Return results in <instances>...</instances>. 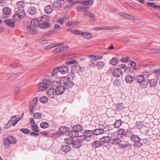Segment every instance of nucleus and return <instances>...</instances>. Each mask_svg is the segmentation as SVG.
<instances>
[{"label": "nucleus", "instance_id": "obj_56", "mask_svg": "<svg viewBox=\"0 0 160 160\" xmlns=\"http://www.w3.org/2000/svg\"><path fill=\"white\" fill-rule=\"evenodd\" d=\"M129 57L123 58L121 59V61L123 62H128L129 61Z\"/></svg>", "mask_w": 160, "mask_h": 160}, {"label": "nucleus", "instance_id": "obj_37", "mask_svg": "<svg viewBox=\"0 0 160 160\" xmlns=\"http://www.w3.org/2000/svg\"><path fill=\"white\" fill-rule=\"evenodd\" d=\"M121 82L120 80L117 79L113 81V85L116 87H118L121 84Z\"/></svg>", "mask_w": 160, "mask_h": 160}, {"label": "nucleus", "instance_id": "obj_14", "mask_svg": "<svg viewBox=\"0 0 160 160\" xmlns=\"http://www.w3.org/2000/svg\"><path fill=\"white\" fill-rule=\"evenodd\" d=\"M93 1L94 0H84L83 1H80L78 2L84 5H91Z\"/></svg>", "mask_w": 160, "mask_h": 160}, {"label": "nucleus", "instance_id": "obj_6", "mask_svg": "<svg viewBox=\"0 0 160 160\" xmlns=\"http://www.w3.org/2000/svg\"><path fill=\"white\" fill-rule=\"evenodd\" d=\"M59 72L62 74H64L68 73L69 71V67L67 65H63L59 67Z\"/></svg>", "mask_w": 160, "mask_h": 160}, {"label": "nucleus", "instance_id": "obj_50", "mask_svg": "<svg viewBox=\"0 0 160 160\" xmlns=\"http://www.w3.org/2000/svg\"><path fill=\"white\" fill-rule=\"evenodd\" d=\"M51 82V80L49 78H46L43 80V83L47 84L48 85V87H49V85L50 84Z\"/></svg>", "mask_w": 160, "mask_h": 160}, {"label": "nucleus", "instance_id": "obj_44", "mask_svg": "<svg viewBox=\"0 0 160 160\" xmlns=\"http://www.w3.org/2000/svg\"><path fill=\"white\" fill-rule=\"evenodd\" d=\"M48 98L46 96H43L40 99V102L43 103H47L48 102Z\"/></svg>", "mask_w": 160, "mask_h": 160}, {"label": "nucleus", "instance_id": "obj_19", "mask_svg": "<svg viewBox=\"0 0 160 160\" xmlns=\"http://www.w3.org/2000/svg\"><path fill=\"white\" fill-rule=\"evenodd\" d=\"M83 129V127L80 125H75L72 127V130H74L75 131H76V132H78V133L82 131Z\"/></svg>", "mask_w": 160, "mask_h": 160}, {"label": "nucleus", "instance_id": "obj_52", "mask_svg": "<svg viewBox=\"0 0 160 160\" xmlns=\"http://www.w3.org/2000/svg\"><path fill=\"white\" fill-rule=\"evenodd\" d=\"M78 23L76 22H68L67 23V25L68 26H72L74 25H77Z\"/></svg>", "mask_w": 160, "mask_h": 160}, {"label": "nucleus", "instance_id": "obj_10", "mask_svg": "<svg viewBox=\"0 0 160 160\" xmlns=\"http://www.w3.org/2000/svg\"><path fill=\"white\" fill-rule=\"evenodd\" d=\"M122 72L121 68H116L114 70L112 74L113 76L115 77H119L122 75Z\"/></svg>", "mask_w": 160, "mask_h": 160}, {"label": "nucleus", "instance_id": "obj_41", "mask_svg": "<svg viewBox=\"0 0 160 160\" xmlns=\"http://www.w3.org/2000/svg\"><path fill=\"white\" fill-rule=\"evenodd\" d=\"M73 139L71 138H67L65 139V142L66 143L70 144L72 143Z\"/></svg>", "mask_w": 160, "mask_h": 160}, {"label": "nucleus", "instance_id": "obj_26", "mask_svg": "<svg viewBox=\"0 0 160 160\" xmlns=\"http://www.w3.org/2000/svg\"><path fill=\"white\" fill-rule=\"evenodd\" d=\"M125 80L128 83H131L133 81V78L131 75H128L126 76Z\"/></svg>", "mask_w": 160, "mask_h": 160}, {"label": "nucleus", "instance_id": "obj_47", "mask_svg": "<svg viewBox=\"0 0 160 160\" xmlns=\"http://www.w3.org/2000/svg\"><path fill=\"white\" fill-rule=\"evenodd\" d=\"M140 83V85L142 88H147L148 85V82L144 80L142 83Z\"/></svg>", "mask_w": 160, "mask_h": 160}, {"label": "nucleus", "instance_id": "obj_30", "mask_svg": "<svg viewBox=\"0 0 160 160\" xmlns=\"http://www.w3.org/2000/svg\"><path fill=\"white\" fill-rule=\"evenodd\" d=\"M84 135L87 137H89L92 136L93 134V131L90 130H86L83 132Z\"/></svg>", "mask_w": 160, "mask_h": 160}, {"label": "nucleus", "instance_id": "obj_42", "mask_svg": "<svg viewBox=\"0 0 160 160\" xmlns=\"http://www.w3.org/2000/svg\"><path fill=\"white\" fill-rule=\"evenodd\" d=\"M34 118L35 119H40L42 118V114L40 113L36 112L34 114Z\"/></svg>", "mask_w": 160, "mask_h": 160}, {"label": "nucleus", "instance_id": "obj_49", "mask_svg": "<svg viewBox=\"0 0 160 160\" xmlns=\"http://www.w3.org/2000/svg\"><path fill=\"white\" fill-rule=\"evenodd\" d=\"M104 65V63L102 61L98 62L97 64V66L98 68H103Z\"/></svg>", "mask_w": 160, "mask_h": 160}, {"label": "nucleus", "instance_id": "obj_23", "mask_svg": "<svg viewBox=\"0 0 160 160\" xmlns=\"http://www.w3.org/2000/svg\"><path fill=\"white\" fill-rule=\"evenodd\" d=\"M119 28V26H111V27H100V30H113L117 29H118Z\"/></svg>", "mask_w": 160, "mask_h": 160}, {"label": "nucleus", "instance_id": "obj_5", "mask_svg": "<svg viewBox=\"0 0 160 160\" xmlns=\"http://www.w3.org/2000/svg\"><path fill=\"white\" fill-rule=\"evenodd\" d=\"M131 140L134 141V146L137 147H140L142 145V143L140 141V138L137 135H133L131 137Z\"/></svg>", "mask_w": 160, "mask_h": 160}, {"label": "nucleus", "instance_id": "obj_53", "mask_svg": "<svg viewBox=\"0 0 160 160\" xmlns=\"http://www.w3.org/2000/svg\"><path fill=\"white\" fill-rule=\"evenodd\" d=\"M20 131L25 134H28L30 132V130L25 128L21 129Z\"/></svg>", "mask_w": 160, "mask_h": 160}, {"label": "nucleus", "instance_id": "obj_12", "mask_svg": "<svg viewBox=\"0 0 160 160\" xmlns=\"http://www.w3.org/2000/svg\"><path fill=\"white\" fill-rule=\"evenodd\" d=\"M53 10V8L52 5H47L44 8L45 12L47 14H51Z\"/></svg>", "mask_w": 160, "mask_h": 160}, {"label": "nucleus", "instance_id": "obj_48", "mask_svg": "<svg viewBox=\"0 0 160 160\" xmlns=\"http://www.w3.org/2000/svg\"><path fill=\"white\" fill-rule=\"evenodd\" d=\"M148 82L152 87L154 86L157 83V82L154 79L149 80Z\"/></svg>", "mask_w": 160, "mask_h": 160}, {"label": "nucleus", "instance_id": "obj_22", "mask_svg": "<svg viewBox=\"0 0 160 160\" xmlns=\"http://www.w3.org/2000/svg\"><path fill=\"white\" fill-rule=\"evenodd\" d=\"M81 36L83 38L88 39H91L92 38V34L87 32H83L82 33H81Z\"/></svg>", "mask_w": 160, "mask_h": 160}, {"label": "nucleus", "instance_id": "obj_31", "mask_svg": "<svg viewBox=\"0 0 160 160\" xmlns=\"http://www.w3.org/2000/svg\"><path fill=\"white\" fill-rule=\"evenodd\" d=\"M25 5V2L23 1H20L17 3L16 7L17 8H21L22 9V8Z\"/></svg>", "mask_w": 160, "mask_h": 160}, {"label": "nucleus", "instance_id": "obj_62", "mask_svg": "<svg viewBox=\"0 0 160 160\" xmlns=\"http://www.w3.org/2000/svg\"><path fill=\"white\" fill-rule=\"evenodd\" d=\"M54 29L58 31L60 29L61 27L58 24H56L54 25Z\"/></svg>", "mask_w": 160, "mask_h": 160}, {"label": "nucleus", "instance_id": "obj_21", "mask_svg": "<svg viewBox=\"0 0 160 160\" xmlns=\"http://www.w3.org/2000/svg\"><path fill=\"white\" fill-rule=\"evenodd\" d=\"M118 14L121 16H122L125 18H127L131 20H134L135 18L133 16L129 15L128 14L124 13L122 12H120Z\"/></svg>", "mask_w": 160, "mask_h": 160}, {"label": "nucleus", "instance_id": "obj_20", "mask_svg": "<svg viewBox=\"0 0 160 160\" xmlns=\"http://www.w3.org/2000/svg\"><path fill=\"white\" fill-rule=\"evenodd\" d=\"M72 144L74 148H78L81 146V142L77 139V140L72 142Z\"/></svg>", "mask_w": 160, "mask_h": 160}, {"label": "nucleus", "instance_id": "obj_46", "mask_svg": "<svg viewBox=\"0 0 160 160\" xmlns=\"http://www.w3.org/2000/svg\"><path fill=\"white\" fill-rule=\"evenodd\" d=\"M121 142L120 139L116 138L113 139L112 141V143L113 145L118 144Z\"/></svg>", "mask_w": 160, "mask_h": 160}, {"label": "nucleus", "instance_id": "obj_18", "mask_svg": "<svg viewBox=\"0 0 160 160\" xmlns=\"http://www.w3.org/2000/svg\"><path fill=\"white\" fill-rule=\"evenodd\" d=\"M50 23H47L45 22H42L41 21L39 22V27L42 29H44L49 27Z\"/></svg>", "mask_w": 160, "mask_h": 160}, {"label": "nucleus", "instance_id": "obj_27", "mask_svg": "<svg viewBox=\"0 0 160 160\" xmlns=\"http://www.w3.org/2000/svg\"><path fill=\"white\" fill-rule=\"evenodd\" d=\"M28 12L31 15H34L36 12L35 8L33 6L30 7L28 10Z\"/></svg>", "mask_w": 160, "mask_h": 160}, {"label": "nucleus", "instance_id": "obj_15", "mask_svg": "<svg viewBox=\"0 0 160 160\" xmlns=\"http://www.w3.org/2000/svg\"><path fill=\"white\" fill-rule=\"evenodd\" d=\"M68 135L71 137L73 138H76L79 137V134L78 132L75 131L74 130L72 131H70L68 133Z\"/></svg>", "mask_w": 160, "mask_h": 160}, {"label": "nucleus", "instance_id": "obj_58", "mask_svg": "<svg viewBox=\"0 0 160 160\" xmlns=\"http://www.w3.org/2000/svg\"><path fill=\"white\" fill-rule=\"evenodd\" d=\"M79 138H78V140L81 142L82 141L86 139V136L84 135L79 136Z\"/></svg>", "mask_w": 160, "mask_h": 160}, {"label": "nucleus", "instance_id": "obj_11", "mask_svg": "<svg viewBox=\"0 0 160 160\" xmlns=\"http://www.w3.org/2000/svg\"><path fill=\"white\" fill-rule=\"evenodd\" d=\"M38 91L42 92L46 90L48 87V85L47 84L43 83H39L38 84Z\"/></svg>", "mask_w": 160, "mask_h": 160}, {"label": "nucleus", "instance_id": "obj_2", "mask_svg": "<svg viewBox=\"0 0 160 160\" xmlns=\"http://www.w3.org/2000/svg\"><path fill=\"white\" fill-rule=\"evenodd\" d=\"M70 77H63L60 78V80L62 82V84L67 88H70L73 85L72 82L70 80Z\"/></svg>", "mask_w": 160, "mask_h": 160}, {"label": "nucleus", "instance_id": "obj_51", "mask_svg": "<svg viewBox=\"0 0 160 160\" xmlns=\"http://www.w3.org/2000/svg\"><path fill=\"white\" fill-rule=\"evenodd\" d=\"M67 77H70V80H73L75 78V75L73 72H71L70 73Z\"/></svg>", "mask_w": 160, "mask_h": 160}, {"label": "nucleus", "instance_id": "obj_29", "mask_svg": "<svg viewBox=\"0 0 160 160\" xmlns=\"http://www.w3.org/2000/svg\"><path fill=\"white\" fill-rule=\"evenodd\" d=\"M69 128L65 126H62L59 128V132L62 133H64L68 132L69 130Z\"/></svg>", "mask_w": 160, "mask_h": 160}, {"label": "nucleus", "instance_id": "obj_64", "mask_svg": "<svg viewBox=\"0 0 160 160\" xmlns=\"http://www.w3.org/2000/svg\"><path fill=\"white\" fill-rule=\"evenodd\" d=\"M151 7H153L155 8H158V9H160V6L155 5V4L154 3H153V4H152Z\"/></svg>", "mask_w": 160, "mask_h": 160}, {"label": "nucleus", "instance_id": "obj_1", "mask_svg": "<svg viewBox=\"0 0 160 160\" xmlns=\"http://www.w3.org/2000/svg\"><path fill=\"white\" fill-rule=\"evenodd\" d=\"M52 87L55 88L57 95H61L65 91V88L60 80L59 82L54 81L52 83Z\"/></svg>", "mask_w": 160, "mask_h": 160}, {"label": "nucleus", "instance_id": "obj_4", "mask_svg": "<svg viewBox=\"0 0 160 160\" xmlns=\"http://www.w3.org/2000/svg\"><path fill=\"white\" fill-rule=\"evenodd\" d=\"M17 142L16 139L14 137L9 136L4 140V144L6 147H8L9 144H15Z\"/></svg>", "mask_w": 160, "mask_h": 160}, {"label": "nucleus", "instance_id": "obj_7", "mask_svg": "<svg viewBox=\"0 0 160 160\" xmlns=\"http://www.w3.org/2000/svg\"><path fill=\"white\" fill-rule=\"evenodd\" d=\"M47 94L48 96L50 98H53L57 95V92L55 88L52 87L51 88H49L47 90Z\"/></svg>", "mask_w": 160, "mask_h": 160}, {"label": "nucleus", "instance_id": "obj_38", "mask_svg": "<svg viewBox=\"0 0 160 160\" xmlns=\"http://www.w3.org/2000/svg\"><path fill=\"white\" fill-rule=\"evenodd\" d=\"M118 60L117 58H113L110 61V63L113 65H115L118 63Z\"/></svg>", "mask_w": 160, "mask_h": 160}, {"label": "nucleus", "instance_id": "obj_17", "mask_svg": "<svg viewBox=\"0 0 160 160\" xmlns=\"http://www.w3.org/2000/svg\"><path fill=\"white\" fill-rule=\"evenodd\" d=\"M111 140V138L109 136L103 137L101 139V141L103 143H108Z\"/></svg>", "mask_w": 160, "mask_h": 160}, {"label": "nucleus", "instance_id": "obj_8", "mask_svg": "<svg viewBox=\"0 0 160 160\" xmlns=\"http://www.w3.org/2000/svg\"><path fill=\"white\" fill-rule=\"evenodd\" d=\"M27 31L32 34H34L37 32V28L31 25L28 26L27 28Z\"/></svg>", "mask_w": 160, "mask_h": 160}, {"label": "nucleus", "instance_id": "obj_24", "mask_svg": "<svg viewBox=\"0 0 160 160\" xmlns=\"http://www.w3.org/2000/svg\"><path fill=\"white\" fill-rule=\"evenodd\" d=\"M102 145L101 141L98 140L94 141L92 143V147L94 148L100 147Z\"/></svg>", "mask_w": 160, "mask_h": 160}, {"label": "nucleus", "instance_id": "obj_45", "mask_svg": "<svg viewBox=\"0 0 160 160\" xmlns=\"http://www.w3.org/2000/svg\"><path fill=\"white\" fill-rule=\"evenodd\" d=\"M84 15L89 16L92 19L94 17V15L93 14L87 11H84Z\"/></svg>", "mask_w": 160, "mask_h": 160}, {"label": "nucleus", "instance_id": "obj_55", "mask_svg": "<svg viewBox=\"0 0 160 160\" xmlns=\"http://www.w3.org/2000/svg\"><path fill=\"white\" fill-rule=\"evenodd\" d=\"M131 65L133 68V69L135 70H137V68L136 67V63L133 61H131L130 62Z\"/></svg>", "mask_w": 160, "mask_h": 160}, {"label": "nucleus", "instance_id": "obj_40", "mask_svg": "<svg viewBox=\"0 0 160 160\" xmlns=\"http://www.w3.org/2000/svg\"><path fill=\"white\" fill-rule=\"evenodd\" d=\"M53 5L56 8H58L61 7V4L60 1H56L53 2Z\"/></svg>", "mask_w": 160, "mask_h": 160}, {"label": "nucleus", "instance_id": "obj_32", "mask_svg": "<svg viewBox=\"0 0 160 160\" xmlns=\"http://www.w3.org/2000/svg\"><path fill=\"white\" fill-rule=\"evenodd\" d=\"M61 150L63 152H68L70 150V147L68 145H64L62 147Z\"/></svg>", "mask_w": 160, "mask_h": 160}, {"label": "nucleus", "instance_id": "obj_35", "mask_svg": "<svg viewBox=\"0 0 160 160\" xmlns=\"http://www.w3.org/2000/svg\"><path fill=\"white\" fill-rule=\"evenodd\" d=\"M31 128L34 131L37 132H39V127L36 124V123H33L32 125H31Z\"/></svg>", "mask_w": 160, "mask_h": 160}, {"label": "nucleus", "instance_id": "obj_63", "mask_svg": "<svg viewBox=\"0 0 160 160\" xmlns=\"http://www.w3.org/2000/svg\"><path fill=\"white\" fill-rule=\"evenodd\" d=\"M84 8H85V7H83V6H82V7H80V6L78 7L77 8V11H79V12H81V11H82L84 10Z\"/></svg>", "mask_w": 160, "mask_h": 160}, {"label": "nucleus", "instance_id": "obj_16", "mask_svg": "<svg viewBox=\"0 0 160 160\" xmlns=\"http://www.w3.org/2000/svg\"><path fill=\"white\" fill-rule=\"evenodd\" d=\"M136 79L138 82L142 83L144 80V78L142 75L139 74L136 77Z\"/></svg>", "mask_w": 160, "mask_h": 160}, {"label": "nucleus", "instance_id": "obj_60", "mask_svg": "<svg viewBox=\"0 0 160 160\" xmlns=\"http://www.w3.org/2000/svg\"><path fill=\"white\" fill-rule=\"evenodd\" d=\"M142 73L147 77H148L150 75V73L146 70H144L143 71Z\"/></svg>", "mask_w": 160, "mask_h": 160}, {"label": "nucleus", "instance_id": "obj_61", "mask_svg": "<svg viewBox=\"0 0 160 160\" xmlns=\"http://www.w3.org/2000/svg\"><path fill=\"white\" fill-rule=\"evenodd\" d=\"M58 71H59V67H57L53 71V72L52 73V75L53 76H55V74H57V73Z\"/></svg>", "mask_w": 160, "mask_h": 160}, {"label": "nucleus", "instance_id": "obj_13", "mask_svg": "<svg viewBox=\"0 0 160 160\" xmlns=\"http://www.w3.org/2000/svg\"><path fill=\"white\" fill-rule=\"evenodd\" d=\"M4 22L8 26L13 27L14 26V22L10 19H5Z\"/></svg>", "mask_w": 160, "mask_h": 160}, {"label": "nucleus", "instance_id": "obj_34", "mask_svg": "<svg viewBox=\"0 0 160 160\" xmlns=\"http://www.w3.org/2000/svg\"><path fill=\"white\" fill-rule=\"evenodd\" d=\"M50 18L47 15H44L41 18V20L42 22H45L47 23H49Z\"/></svg>", "mask_w": 160, "mask_h": 160}, {"label": "nucleus", "instance_id": "obj_25", "mask_svg": "<svg viewBox=\"0 0 160 160\" xmlns=\"http://www.w3.org/2000/svg\"><path fill=\"white\" fill-rule=\"evenodd\" d=\"M104 131V130L102 129L98 128L94 130L93 133L94 135H97L102 134Z\"/></svg>", "mask_w": 160, "mask_h": 160}, {"label": "nucleus", "instance_id": "obj_28", "mask_svg": "<svg viewBox=\"0 0 160 160\" xmlns=\"http://www.w3.org/2000/svg\"><path fill=\"white\" fill-rule=\"evenodd\" d=\"M39 22L36 18L34 19L31 21V25L37 27L39 24Z\"/></svg>", "mask_w": 160, "mask_h": 160}, {"label": "nucleus", "instance_id": "obj_9", "mask_svg": "<svg viewBox=\"0 0 160 160\" xmlns=\"http://www.w3.org/2000/svg\"><path fill=\"white\" fill-rule=\"evenodd\" d=\"M2 12L3 14L2 17L4 18L11 13V10L9 7H5L3 9Z\"/></svg>", "mask_w": 160, "mask_h": 160}, {"label": "nucleus", "instance_id": "obj_39", "mask_svg": "<svg viewBox=\"0 0 160 160\" xmlns=\"http://www.w3.org/2000/svg\"><path fill=\"white\" fill-rule=\"evenodd\" d=\"M116 107L119 110L121 111L124 109L125 107L122 103H118L116 104Z\"/></svg>", "mask_w": 160, "mask_h": 160}, {"label": "nucleus", "instance_id": "obj_36", "mask_svg": "<svg viewBox=\"0 0 160 160\" xmlns=\"http://www.w3.org/2000/svg\"><path fill=\"white\" fill-rule=\"evenodd\" d=\"M122 122L120 120H117L114 123L113 125L116 128H118L122 124Z\"/></svg>", "mask_w": 160, "mask_h": 160}, {"label": "nucleus", "instance_id": "obj_33", "mask_svg": "<svg viewBox=\"0 0 160 160\" xmlns=\"http://www.w3.org/2000/svg\"><path fill=\"white\" fill-rule=\"evenodd\" d=\"M88 57H90L91 59L94 60L101 59L102 58L101 55H89Z\"/></svg>", "mask_w": 160, "mask_h": 160}, {"label": "nucleus", "instance_id": "obj_59", "mask_svg": "<svg viewBox=\"0 0 160 160\" xmlns=\"http://www.w3.org/2000/svg\"><path fill=\"white\" fill-rule=\"evenodd\" d=\"M65 19L64 18L62 17L59 18L58 21V22L61 24H62L64 21Z\"/></svg>", "mask_w": 160, "mask_h": 160}, {"label": "nucleus", "instance_id": "obj_3", "mask_svg": "<svg viewBox=\"0 0 160 160\" xmlns=\"http://www.w3.org/2000/svg\"><path fill=\"white\" fill-rule=\"evenodd\" d=\"M15 10V14L13 16L14 21L19 20L21 18H24L25 16V13L23 9H18Z\"/></svg>", "mask_w": 160, "mask_h": 160}, {"label": "nucleus", "instance_id": "obj_54", "mask_svg": "<svg viewBox=\"0 0 160 160\" xmlns=\"http://www.w3.org/2000/svg\"><path fill=\"white\" fill-rule=\"evenodd\" d=\"M62 51L61 47H58L53 50L52 52L54 53H56L60 52Z\"/></svg>", "mask_w": 160, "mask_h": 160}, {"label": "nucleus", "instance_id": "obj_43", "mask_svg": "<svg viewBox=\"0 0 160 160\" xmlns=\"http://www.w3.org/2000/svg\"><path fill=\"white\" fill-rule=\"evenodd\" d=\"M40 126L42 128H46L48 127L49 124L47 122H43L40 123Z\"/></svg>", "mask_w": 160, "mask_h": 160}, {"label": "nucleus", "instance_id": "obj_57", "mask_svg": "<svg viewBox=\"0 0 160 160\" xmlns=\"http://www.w3.org/2000/svg\"><path fill=\"white\" fill-rule=\"evenodd\" d=\"M118 133L124 136L125 135V131L124 129H120L118 131Z\"/></svg>", "mask_w": 160, "mask_h": 160}]
</instances>
